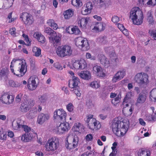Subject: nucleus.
<instances>
[{"instance_id":"f257e3e1","label":"nucleus","mask_w":156,"mask_h":156,"mask_svg":"<svg viewBox=\"0 0 156 156\" xmlns=\"http://www.w3.org/2000/svg\"><path fill=\"white\" fill-rule=\"evenodd\" d=\"M129 120L121 121L117 119L113 120L111 125L113 132L117 136H123L127 132L129 125Z\"/></svg>"},{"instance_id":"f03ea898","label":"nucleus","mask_w":156,"mask_h":156,"mask_svg":"<svg viewBox=\"0 0 156 156\" xmlns=\"http://www.w3.org/2000/svg\"><path fill=\"white\" fill-rule=\"evenodd\" d=\"M129 18L134 24L140 25L142 23L144 19L141 10L138 7L133 8L130 12Z\"/></svg>"},{"instance_id":"7ed1b4c3","label":"nucleus","mask_w":156,"mask_h":156,"mask_svg":"<svg viewBox=\"0 0 156 156\" xmlns=\"http://www.w3.org/2000/svg\"><path fill=\"white\" fill-rule=\"evenodd\" d=\"M148 75L145 73H137L135 76L134 80L140 86L144 87L147 85L149 81Z\"/></svg>"},{"instance_id":"20e7f679","label":"nucleus","mask_w":156,"mask_h":156,"mask_svg":"<svg viewBox=\"0 0 156 156\" xmlns=\"http://www.w3.org/2000/svg\"><path fill=\"white\" fill-rule=\"evenodd\" d=\"M73 50L71 47L68 45L58 47L56 49L57 55L61 57L69 56L72 53Z\"/></svg>"},{"instance_id":"39448f33","label":"nucleus","mask_w":156,"mask_h":156,"mask_svg":"<svg viewBox=\"0 0 156 156\" xmlns=\"http://www.w3.org/2000/svg\"><path fill=\"white\" fill-rule=\"evenodd\" d=\"M67 143L66 146V148L70 150L73 149L78 146L79 138L77 136L75 135H69L66 138Z\"/></svg>"},{"instance_id":"423d86ee","label":"nucleus","mask_w":156,"mask_h":156,"mask_svg":"<svg viewBox=\"0 0 156 156\" xmlns=\"http://www.w3.org/2000/svg\"><path fill=\"white\" fill-rule=\"evenodd\" d=\"M18 60L15 59H13L12 61L11 62V65L10 66L11 70L12 73H13L14 75H15L19 77L23 76L25 74L27 71V66H26V63L25 62V60L24 62L22 61L21 64L19 63V64H21V67L19 68V70H18V71L19 72L20 74L16 73L14 72V70L13 69L14 65H13V64L15 63Z\"/></svg>"},{"instance_id":"0eeeda50","label":"nucleus","mask_w":156,"mask_h":156,"mask_svg":"<svg viewBox=\"0 0 156 156\" xmlns=\"http://www.w3.org/2000/svg\"><path fill=\"white\" fill-rule=\"evenodd\" d=\"M44 32L50 36L53 42L54 46L55 45L60 44L61 37L59 35H57L56 33L54 30L50 27H47Z\"/></svg>"},{"instance_id":"6e6552de","label":"nucleus","mask_w":156,"mask_h":156,"mask_svg":"<svg viewBox=\"0 0 156 156\" xmlns=\"http://www.w3.org/2000/svg\"><path fill=\"white\" fill-rule=\"evenodd\" d=\"M75 44L79 48H84L85 50H87L90 48L88 41L86 39H84L82 37H79L76 39Z\"/></svg>"},{"instance_id":"1a4fd4ad","label":"nucleus","mask_w":156,"mask_h":156,"mask_svg":"<svg viewBox=\"0 0 156 156\" xmlns=\"http://www.w3.org/2000/svg\"><path fill=\"white\" fill-rule=\"evenodd\" d=\"M58 145V140L56 138H52L48 140L45 147L47 151H54L56 149Z\"/></svg>"},{"instance_id":"9d476101","label":"nucleus","mask_w":156,"mask_h":156,"mask_svg":"<svg viewBox=\"0 0 156 156\" xmlns=\"http://www.w3.org/2000/svg\"><path fill=\"white\" fill-rule=\"evenodd\" d=\"M39 83L38 79L36 76H31L28 82L27 87L28 89L31 90H35L37 86Z\"/></svg>"},{"instance_id":"9b49d317","label":"nucleus","mask_w":156,"mask_h":156,"mask_svg":"<svg viewBox=\"0 0 156 156\" xmlns=\"http://www.w3.org/2000/svg\"><path fill=\"white\" fill-rule=\"evenodd\" d=\"M93 71L96 75L99 77H104L105 76V73L103 72V69L100 66L96 65L93 68Z\"/></svg>"},{"instance_id":"f8f14e48","label":"nucleus","mask_w":156,"mask_h":156,"mask_svg":"<svg viewBox=\"0 0 156 156\" xmlns=\"http://www.w3.org/2000/svg\"><path fill=\"white\" fill-rule=\"evenodd\" d=\"M14 98L12 95L4 94L1 97L0 100L3 103L9 105L12 102Z\"/></svg>"},{"instance_id":"ddd939ff","label":"nucleus","mask_w":156,"mask_h":156,"mask_svg":"<svg viewBox=\"0 0 156 156\" xmlns=\"http://www.w3.org/2000/svg\"><path fill=\"white\" fill-rule=\"evenodd\" d=\"M49 118V116L48 114L41 113L38 117L37 122L38 124L41 125L47 122Z\"/></svg>"},{"instance_id":"4468645a","label":"nucleus","mask_w":156,"mask_h":156,"mask_svg":"<svg viewBox=\"0 0 156 156\" xmlns=\"http://www.w3.org/2000/svg\"><path fill=\"white\" fill-rule=\"evenodd\" d=\"M20 17L21 18L22 20L23 18H26L25 24L27 25H31L34 22L32 16L27 13H24L22 16H21Z\"/></svg>"},{"instance_id":"2eb2a0df","label":"nucleus","mask_w":156,"mask_h":156,"mask_svg":"<svg viewBox=\"0 0 156 156\" xmlns=\"http://www.w3.org/2000/svg\"><path fill=\"white\" fill-rule=\"evenodd\" d=\"M125 74V72L124 70L118 72L113 77L112 81L115 83L117 81L121 80L124 77Z\"/></svg>"},{"instance_id":"dca6fc26","label":"nucleus","mask_w":156,"mask_h":156,"mask_svg":"<svg viewBox=\"0 0 156 156\" xmlns=\"http://www.w3.org/2000/svg\"><path fill=\"white\" fill-rule=\"evenodd\" d=\"M70 128L69 124L67 122H61L60 125L58 127V131L59 132L63 133L65 132L68 131Z\"/></svg>"},{"instance_id":"f3484780","label":"nucleus","mask_w":156,"mask_h":156,"mask_svg":"<svg viewBox=\"0 0 156 156\" xmlns=\"http://www.w3.org/2000/svg\"><path fill=\"white\" fill-rule=\"evenodd\" d=\"M98 58L100 63L106 67L109 66V61L103 55H98Z\"/></svg>"},{"instance_id":"a211bd4d","label":"nucleus","mask_w":156,"mask_h":156,"mask_svg":"<svg viewBox=\"0 0 156 156\" xmlns=\"http://www.w3.org/2000/svg\"><path fill=\"white\" fill-rule=\"evenodd\" d=\"M79 82V79L78 77L73 76V79L72 81H70L69 83V86L72 88L78 87V85Z\"/></svg>"},{"instance_id":"6ab92c4d","label":"nucleus","mask_w":156,"mask_h":156,"mask_svg":"<svg viewBox=\"0 0 156 156\" xmlns=\"http://www.w3.org/2000/svg\"><path fill=\"white\" fill-rule=\"evenodd\" d=\"M33 137V133H26L22 135L21 140L24 142H27L31 140Z\"/></svg>"},{"instance_id":"aec40b11","label":"nucleus","mask_w":156,"mask_h":156,"mask_svg":"<svg viewBox=\"0 0 156 156\" xmlns=\"http://www.w3.org/2000/svg\"><path fill=\"white\" fill-rule=\"evenodd\" d=\"M34 37L35 38H37L39 42L41 43H44L45 42V38L44 36L41 35L40 34L38 33H35L34 34Z\"/></svg>"},{"instance_id":"412c9836","label":"nucleus","mask_w":156,"mask_h":156,"mask_svg":"<svg viewBox=\"0 0 156 156\" xmlns=\"http://www.w3.org/2000/svg\"><path fill=\"white\" fill-rule=\"evenodd\" d=\"M150 98L151 101L156 102V89H152L150 92Z\"/></svg>"},{"instance_id":"4be33fe9","label":"nucleus","mask_w":156,"mask_h":156,"mask_svg":"<svg viewBox=\"0 0 156 156\" xmlns=\"http://www.w3.org/2000/svg\"><path fill=\"white\" fill-rule=\"evenodd\" d=\"M146 99V96L145 94H140L137 100V103H143L145 101Z\"/></svg>"},{"instance_id":"5701e85b","label":"nucleus","mask_w":156,"mask_h":156,"mask_svg":"<svg viewBox=\"0 0 156 156\" xmlns=\"http://www.w3.org/2000/svg\"><path fill=\"white\" fill-rule=\"evenodd\" d=\"M95 4L99 6V8L103 7L105 5V0H93Z\"/></svg>"},{"instance_id":"b1692460","label":"nucleus","mask_w":156,"mask_h":156,"mask_svg":"<svg viewBox=\"0 0 156 156\" xmlns=\"http://www.w3.org/2000/svg\"><path fill=\"white\" fill-rule=\"evenodd\" d=\"M73 14V11L70 9L67 10L64 13L65 18L66 19H69L72 16Z\"/></svg>"},{"instance_id":"393cba45","label":"nucleus","mask_w":156,"mask_h":156,"mask_svg":"<svg viewBox=\"0 0 156 156\" xmlns=\"http://www.w3.org/2000/svg\"><path fill=\"white\" fill-rule=\"evenodd\" d=\"M37 114V112L36 111L31 110L26 114V116L28 119H32Z\"/></svg>"},{"instance_id":"a878e982","label":"nucleus","mask_w":156,"mask_h":156,"mask_svg":"<svg viewBox=\"0 0 156 156\" xmlns=\"http://www.w3.org/2000/svg\"><path fill=\"white\" fill-rule=\"evenodd\" d=\"M64 111L62 109H59L55 111L54 112V117L56 119H58L59 118V116L62 114V112Z\"/></svg>"},{"instance_id":"bb28decb","label":"nucleus","mask_w":156,"mask_h":156,"mask_svg":"<svg viewBox=\"0 0 156 156\" xmlns=\"http://www.w3.org/2000/svg\"><path fill=\"white\" fill-rule=\"evenodd\" d=\"M89 20V18H83L80 21V25L81 27H86Z\"/></svg>"},{"instance_id":"cd10ccee","label":"nucleus","mask_w":156,"mask_h":156,"mask_svg":"<svg viewBox=\"0 0 156 156\" xmlns=\"http://www.w3.org/2000/svg\"><path fill=\"white\" fill-rule=\"evenodd\" d=\"M20 110L22 112H26L29 110V107L27 105L23 103L21 104L20 107Z\"/></svg>"},{"instance_id":"c85d7f7f","label":"nucleus","mask_w":156,"mask_h":156,"mask_svg":"<svg viewBox=\"0 0 156 156\" xmlns=\"http://www.w3.org/2000/svg\"><path fill=\"white\" fill-rule=\"evenodd\" d=\"M78 75L83 79L88 80L89 79V75L87 72H82L78 73Z\"/></svg>"},{"instance_id":"c756f323","label":"nucleus","mask_w":156,"mask_h":156,"mask_svg":"<svg viewBox=\"0 0 156 156\" xmlns=\"http://www.w3.org/2000/svg\"><path fill=\"white\" fill-rule=\"evenodd\" d=\"M32 51L33 52L34 54L36 56H39L41 54V49L37 47L33 48Z\"/></svg>"},{"instance_id":"7c9ffc66","label":"nucleus","mask_w":156,"mask_h":156,"mask_svg":"<svg viewBox=\"0 0 156 156\" xmlns=\"http://www.w3.org/2000/svg\"><path fill=\"white\" fill-rule=\"evenodd\" d=\"M71 3L76 7H80L82 5V3L80 0H72Z\"/></svg>"},{"instance_id":"2f4dec72","label":"nucleus","mask_w":156,"mask_h":156,"mask_svg":"<svg viewBox=\"0 0 156 156\" xmlns=\"http://www.w3.org/2000/svg\"><path fill=\"white\" fill-rule=\"evenodd\" d=\"M47 100V96L45 94L41 95L39 97V101L41 103H43L45 102Z\"/></svg>"},{"instance_id":"473e14b6","label":"nucleus","mask_w":156,"mask_h":156,"mask_svg":"<svg viewBox=\"0 0 156 156\" xmlns=\"http://www.w3.org/2000/svg\"><path fill=\"white\" fill-rule=\"evenodd\" d=\"M80 69H83L87 66L86 62L83 59L80 60Z\"/></svg>"},{"instance_id":"72a5a7b5","label":"nucleus","mask_w":156,"mask_h":156,"mask_svg":"<svg viewBox=\"0 0 156 156\" xmlns=\"http://www.w3.org/2000/svg\"><path fill=\"white\" fill-rule=\"evenodd\" d=\"M12 126L13 129L16 130H20L17 120H14L12 123Z\"/></svg>"},{"instance_id":"f704fd0d","label":"nucleus","mask_w":156,"mask_h":156,"mask_svg":"<svg viewBox=\"0 0 156 156\" xmlns=\"http://www.w3.org/2000/svg\"><path fill=\"white\" fill-rule=\"evenodd\" d=\"M80 123H76L74 125L72 129L74 132H79L80 130Z\"/></svg>"},{"instance_id":"c9c22d12","label":"nucleus","mask_w":156,"mask_h":156,"mask_svg":"<svg viewBox=\"0 0 156 156\" xmlns=\"http://www.w3.org/2000/svg\"><path fill=\"white\" fill-rule=\"evenodd\" d=\"M9 85L13 87H19L20 86V84L18 83L17 82H15L13 81V80H10L9 81Z\"/></svg>"},{"instance_id":"e433bc0d","label":"nucleus","mask_w":156,"mask_h":156,"mask_svg":"<svg viewBox=\"0 0 156 156\" xmlns=\"http://www.w3.org/2000/svg\"><path fill=\"white\" fill-rule=\"evenodd\" d=\"M94 29H96L98 31L103 30L105 29V27L103 26V24L102 23H98V27H94Z\"/></svg>"},{"instance_id":"4c0bfd02","label":"nucleus","mask_w":156,"mask_h":156,"mask_svg":"<svg viewBox=\"0 0 156 156\" xmlns=\"http://www.w3.org/2000/svg\"><path fill=\"white\" fill-rule=\"evenodd\" d=\"M71 33H70V34H74L76 35H77L79 34L80 32L79 29L77 27H75L72 28V29H71Z\"/></svg>"},{"instance_id":"58836bf2","label":"nucleus","mask_w":156,"mask_h":156,"mask_svg":"<svg viewBox=\"0 0 156 156\" xmlns=\"http://www.w3.org/2000/svg\"><path fill=\"white\" fill-rule=\"evenodd\" d=\"M66 113L64 111H63L62 112V114L59 116V118L57 119L59 121H62L64 122V121H65L66 117Z\"/></svg>"},{"instance_id":"ea45409f","label":"nucleus","mask_w":156,"mask_h":156,"mask_svg":"<svg viewBox=\"0 0 156 156\" xmlns=\"http://www.w3.org/2000/svg\"><path fill=\"white\" fill-rule=\"evenodd\" d=\"M139 156H149V153H147L145 150L142 149L141 150L139 154Z\"/></svg>"},{"instance_id":"a19ab883","label":"nucleus","mask_w":156,"mask_h":156,"mask_svg":"<svg viewBox=\"0 0 156 156\" xmlns=\"http://www.w3.org/2000/svg\"><path fill=\"white\" fill-rule=\"evenodd\" d=\"M90 86L93 88L97 89L100 87V84L96 81H93L90 83Z\"/></svg>"},{"instance_id":"79ce46f5","label":"nucleus","mask_w":156,"mask_h":156,"mask_svg":"<svg viewBox=\"0 0 156 156\" xmlns=\"http://www.w3.org/2000/svg\"><path fill=\"white\" fill-rule=\"evenodd\" d=\"M91 11L85 7H83L81 11L83 15H87L91 12Z\"/></svg>"},{"instance_id":"37998d69","label":"nucleus","mask_w":156,"mask_h":156,"mask_svg":"<svg viewBox=\"0 0 156 156\" xmlns=\"http://www.w3.org/2000/svg\"><path fill=\"white\" fill-rule=\"evenodd\" d=\"M149 33L154 40H156V30H149Z\"/></svg>"},{"instance_id":"c03bdc74","label":"nucleus","mask_w":156,"mask_h":156,"mask_svg":"<svg viewBox=\"0 0 156 156\" xmlns=\"http://www.w3.org/2000/svg\"><path fill=\"white\" fill-rule=\"evenodd\" d=\"M23 94L22 93H20L18 94L16 97V101L17 102L19 103L21 101H23L22 100V96Z\"/></svg>"},{"instance_id":"a18cd8bd","label":"nucleus","mask_w":156,"mask_h":156,"mask_svg":"<svg viewBox=\"0 0 156 156\" xmlns=\"http://www.w3.org/2000/svg\"><path fill=\"white\" fill-rule=\"evenodd\" d=\"M80 61H76L73 64V66L74 68L76 69H80Z\"/></svg>"},{"instance_id":"49530a36","label":"nucleus","mask_w":156,"mask_h":156,"mask_svg":"<svg viewBox=\"0 0 156 156\" xmlns=\"http://www.w3.org/2000/svg\"><path fill=\"white\" fill-rule=\"evenodd\" d=\"M85 5V7L91 11L92 10L93 7V6L92 5V3L91 2H87Z\"/></svg>"},{"instance_id":"de8ad7c7","label":"nucleus","mask_w":156,"mask_h":156,"mask_svg":"<svg viewBox=\"0 0 156 156\" xmlns=\"http://www.w3.org/2000/svg\"><path fill=\"white\" fill-rule=\"evenodd\" d=\"M73 90L74 93L78 97H80L81 95V93L80 92V88L79 87H75L74 88Z\"/></svg>"},{"instance_id":"09e8293b","label":"nucleus","mask_w":156,"mask_h":156,"mask_svg":"<svg viewBox=\"0 0 156 156\" xmlns=\"http://www.w3.org/2000/svg\"><path fill=\"white\" fill-rule=\"evenodd\" d=\"M66 108L68 111L72 112L73 109V105L71 103H69L66 105Z\"/></svg>"},{"instance_id":"8fccbe9b","label":"nucleus","mask_w":156,"mask_h":156,"mask_svg":"<svg viewBox=\"0 0 156 156\" xmlns=\"http://www.w3.org/2000/svg\"><path fill=\"white\" fill-rule=\"evenodd\" d=\"M132 95V93L131 92H128L126 94V96L124 99L123 103L126 102V101L131 98Z\"/></svg>"},{"instance_id":"3c124183","label":"nucleus","mask_w":156,"mask_h":156,"mask_svg":"<svg viewBox=\"0 0 156 156\" xmlns=\"http://www.w3.org/2000/svg\"><path fill=\"white\" fill-rule=\"evenodd\" d=\"M53 21L51 20L50 23L48 22V24L52 27L55 30H56L58 28V25L57 24L53 22Z\"/></svg>"},{"instance_id":"603ef678","label":"nucleus","mask_w":156,"mask_h":156,"mask_svg":"<svg viewBox=\"0 0 156 156\" xmlns=\"http://www.w3.org/2000/svg\"><path fill=\"white\" fill-rule=\"evenodd\" d=\"M17 121L19 126L20 129L21 128H22L23 127V126L25 125H24V122L23 120H21L20 119H17Z\"/></svg>"},{"instance_id":"864d4df0","label":"nucleus","mask_w":156,"mask_h":156,"mask_svg":"<svg viewBox=\"0 0 156 156\" xmlns=\"http://www.w3.org/2000/svg\"><path fill=\"white\" fill-rule=\"evenodd\" d=\"M4 76H6V70L2 69L0 72V79H2V77Z\"/></svg>"},{"instance_id":"5fc2aeb1","label":"nucleus","mask_w":156,"mask_h":156,"mask_svg":"<svg viewBox=\"0 0 156 156\" xmlns=\"http://www.w3.org/2000/svg\"><path fill=\"white\" fill-rule=\"evenodd\" d=\"M23 129L24 131L26 133H29V132L30 131L31 128L30 127H29L26 125H25L23 126V127L22 128Z\"/></svg>"},{"instance_id":"6e6d98bb","label":"nucleus","mask_w":156,"mask_h":156,"mask_svg":"<svg viewBox=\"0 0 156 156\" xmlns=\"http://www.w3.org/2000/svg\"><path fill=\"white\" fill-rule=\"evenodd\" d=\"M6 138V133H3L2 131H0V139L2 140H5Z\"/></svg>"},{"instance_id":"4d7b16f0","label":"nucleus","mask_w":156,"mask_h":156,"mask_svg":"<svg viewBox=\"0 0 156 156\" xmlns=\"http://www.w3.org/2000/svg\"><path fill=\"white\" fill-rule=\"evenodd\" d=\"M54 66L58 70L62 69V67L61 66L60 64L58 62L55 63L54 64Z\"/></svg>"},{"instance_id":"13d9d810","label":"nucleus","mask_w":156,"mask_h":156,"mask_svg":"<svg viewBox=\"0 0 156 156\" xmlns=\"http://www.w3.org/2000/svg\"><path fill=\"white\" fill-rule=\"evenodd\" d=\"M118 27L121 30L123 31V33L124 34L125 31L126 30V29H125L124 26L122 24L120 23H118Z\"/></svg>"},{"instance_id":"bf43d9fd","label":"nucleus","mask_w":156,"mask_h":156,"mask_svg":"<svg viewBox=\"0 0 156 156\" xmlns=\"http://www.w3.org/2000/svg\"><path fill=\"white\" fill-rule=\"evenodd\" d=\"M81 156H93V154L90 151H87L83 154Z\"/></svg>"},{"instance_id":"052dcab7","label":"nucleus","mask_w":156,"mask_h":156,"mask_svg":"<svg viewBox=\"0 0 156 156\" xmlns=\"http://www.w3.org/2000/svg\"><path fill=\"white\" fill-rule=\"evenodd\" d=\"M150 121H156V112L154 113L152 115L149 116Z\"/></svg>"},{"instance_id":"680f3d73","label":"nucleus","mask_w":156,"mask_h":156,"mask_svg":"<svg viewBox=\"0 0 156 156\" xmlns=\"http://www.w3.org/2000/svg\"><path fill=\"white\" fill-rule=\"evenodd\" d=\"M16 29L15 28H12L9 30V33L13 36L15 37L16 36Z\"/></svg>"},{"instance_id":"e2e57ef3","label":"nucleus","mask_w":156,"mask_h":156,"mask_svg":"<svg viewBox=\"0 0 156 156\" xmlns=\"http://www.w3.org/2000/svg\"><path fill=\"white\" fill-rule=\"evenodd\" d=\"M112 20L115 23H117L119 21V18L117 16H114L112 17Z\"/></svg>"},{"instance_id":"0e129e2a","label":"nucleus","mask_w":156,"mask_h":156,"mask_svg":"<svg viewBox=\"0 0 156 156\" xmlns=\"http://www.w3.org/2000/svg\"><path fill=\"white\" fill-rule=\"evenodd\" d=\"M94 126L98 129H99L101 127V125L100 124L99 122L96 121L93 122Z\"/></svg>"},{"instance_id":"69168bd1","label":"nucleus","mask_w":156,"mask_h":156,"mask_svg":"<svg viewBox=\"0 0 156 156\" xmlns=\"http://www.w3.org/2000/svg\"><path fill=\"white\" fill-rule=\"evenodd\" d=\"M99 41L102 44H105L107 42L105 37H103L100 39Z\"/></svg>"},{"instance_id":"338daca9","label":"nucleus","mask_w":156,"mask_h":156,"mask_svg":"<svg viewBox=\"0 0 156 156\" xmlns=\"http://www.w3.org/2000/svg\"><path fill=\"white\" fill-rule=\"evenodd\" d=\"M93 139V137L91 134H88L86 136V139L88 141H90L92 140Z\"/></svg>"},{"instance_id":"774afa93","label":"nucleus","mask_w":156,"mask_h":156,"mask_svg":"<svg viewBox=\"0 0 156 156\" xmlns=\"http://www.w3.org/2000/svg\"><path fill=\"white\" fill-rule=\"evenodd\" d=\"M147 20L148 21L149 24H153L154 23V20L152 16L147 18Z\"/></svg>"}]
</instances>
